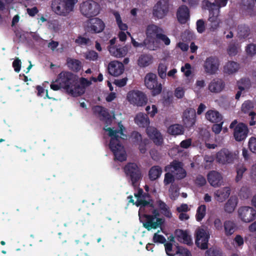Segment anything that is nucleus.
Returning <instances> with one entry per match:
<instances>
[{
    "instance_id": "obj_1",
    "label": "nucleus",
    "mask_w": 256,
    "mask_h": 256,
    "mask_svg": "<svg viewBox=\"0 0 256 256\" xmlns=\"http://www.w3.org/2000/svg\"><path fill=\"white\" fill-rule=\"evenodd\" d=\"M92 84V81H52L50 88L60 90L68 94L78 97L84 94L86 87Z\"/></svg>"
},
{
    "instance_id": "obj_2",
    "label": "nucleus",
    "mask_w": 256,
    "mask_h": 256,
    "mask_svg": "<svg viewBox=\"0 0 256 256\" xmlns=\"http://www.w3.org/2000/svg\"><path fill=\"white\" fill-rule=\"evenodd\" d=\"M120 128L118 130H114L110 128L104 130L108 132V135L110 137L109 147L114 154V160L122 162L126 160V152L120 142L121 140H124V138H122L118 134L126 138V136L123 132L124 129V126L121 124Z\"/></svg>"
},
{
    "instance_id": "obj_3",
    "label": "nucleus",
    "mask_w": 256,
    "mask_h": 256,
    "mask_svg": "<svg viewBox=\"0 0 256 256\" xmlns=\"http://www.w3.org/2000/svg\"><path fill=\"white\" fill-rule=\"evenodd\" d=\"M78 0H52V11L58 16L68 17L74 12Z\"/></svg>"
},
{
    "instance_id": "obj_4",
    "label": "nucleus",
    "mask_w": 256,
    "mask_h": 256,
    "mask_svg": "<svg viewBox=\"0 0 256 256\" xmlns=\"http://www.w3.org/2000/svg\"><path fill=\"white\" fill-rule=\"evenodd\" d=\"M145 32V46L150 50H157L159 48V43L156 38L160 32H163V30L158 26L152 24L147 26Z\"/></svg>"
},
{
    "instance_id": "obj_5",
    "label": "nucleus",
    "mask_w": 256,
    "mask_h": 256,
    "mask_svg": "<svg viewBox=\"0 0 256 256\" xmlns=\"http://www.w3.org/2000/svg\"><path fill=\"white\" fill-rule=\"evenodd\" d=\"M206 6L210 12L208 19L209 29L210 31L214 32L220 26L222 23L219 18L220 10L214 4L208 2H206Z\"/></svg>"
},
{
    "instance_id": "obj_6",
    "label": "nucleus",
    "mask_w": 256,
    "mask_h": 256,
    "mask_svg": "<svg viewBox=\"0 0 256 256\" xmlns=\"http://www.w3.org/2000/svg\"><path fill=\"white\" fill-rule=\"evenodd\" d=\"M80 11L82 15L90 18L98 15L100 11V6L92 0H88L80 4Z\"/></svg>"
},
{
    "instance_id": "obj_7",
    "label": "nucleus",
    "mask_w": 256,
    "mask_h": 256,
    "mask_svg": "<svg viewBox=\"0 0 256 256\" xmlns=\"http://www.w3.org/2000/svg\"><path fill=\"white\" fill-rule=\"evenodd\" d=\"M124 172L132 182V185L136 186V183L142 178V172L138 165L134 162L127 164L124 168Z\"/></svg>"
},
{
    "instance_id": "obj_8",
    "label": "nucleus",
    "mask_w": 256,
    "mask_h": 256,
    "mask_svg": "<svg viewBox=\"0 0 256 256\" xmlns=\"http://www.w3.org/2000/svg\"><path fill=\"white\" fill-rule=\"evenodd\" d=\"M230 128H234V136L237 142L244 140L248 136L249 130L248 126L244 123L238 124L236 120L233 121L230 126Z\"/></svg>"
},
{
    "instance_id": "obj_9",
    "label": "nucleus",
    "mask_w": 256,
    "mask_h": 256,
    "mask_svg": "<svg viewBox=\"0 0 256 256\" xmlns=\"http://www.w3.org/2000/svg\"><path fill=\"white\" fill-rule=\"evenodd\" d=\"M130 104L138 106L146 105L148 102L146 95L142 92L138 90H132L129 92L126 96Z\"/></svg>"
},
{
    "instance_id": "obj_10",
    "label": "nucleus",
    "mask_w": 256,
    "mask_h": 256,
    "mask_svg": "<svg viewBox=\"0 0 256 256\" xmlns=\"http://www.w3.org/2000/svg\"><path fill=\"white\" fill-rule=\"evenodd\" d=\"M238 216L242 222H250L256 218V210L251 206H241L238 210Z\"/></svg>"
},
{
    "instance_id": "obj_11",
    "label": "nucleus",
    "mask_w": 256,
    "mask_h": 256,
    "mask_svg": "<svg viewBox=\"0 0 256 256\" xmlns=\"http://www.w3.org/2000/svg\"><path fill=\"white\" fill-rule=\"evenodd\" d=\"M168 12V4L167 0H160L154 6L152 11L155 18H163Z\"/></svg>"
},
{
    "instance_id": "obj_12",
    "label": "nucleus",
    "mask_w": 256,
    "mask_h": 256,
    "mask_svg": "<svg viewBox=\"0 0 256 256\" xmlns=\"http://www.w3.org/2000/svg\"><path fill=\"white\" fill-rule=\"evenodd\" d=\"M236 158V154L228 149L224 148L216 154V160L222 164H232Z\"/></svg>"
},
{
    "instance_id": "obj_13",
    "label": "nucleus",
    "mask_w": 256,
    "mask_h": 256,
    "mask_svg": "<svg viewBox=\"0 0 256 256\" xmlns=\"http://www.w3.org/2000/svg\"><path fill=\"white\" fill-rule=\"evenodd\" d=\"M220 66L218 59L214 56L208 58L204 62V72L208 75H214L217 73Z\"/></svg>"
},
{
    "instance_id": "obj_14",
    "label": "nucleus",
    "mask_w": 256,
    "mask_h": 256,
    "mask_svg": "<svg viewBox=\"0 0 256 256\" xmlns=\"http://www.w3.org/2000/svg\"><path fill=\"white\" fill-rule=\"evenodd\" d=\"M209 238L210 235L204 229L198 228L196 232V244L202 250H206L208 248Z\"/></svg>"
},
{
    "instance_id": "obj_15",
    "label": "nucleus",
    "mask_w": 256,
    "mask_h": 256,
    "mask_svg": "<svg viewBox=\"0 0 256 256\" xmlns=\"http://www.w3.org/2000/svg\"><path fill=\"white\" fill-rule=\"evenodd\" d=\"M88 30L98 33L102 32L105 26L104 22L100 18H94L90 19L86 25Z\"/></svg>"
},
{
    "instance_id": "obj_16",
    "label": "nucleus",
    "mask_w": 256,
    "mask_h": 256,
    "mask_svg": "<svg viewBox=\"0 0 256 256\" xmlns=\"http://www.w3.org/2000/svg\"><path fill=\"white\" fill-rule=\"evenodd\" d=\"M207 179L210 184L213 187L220 186L223 183L222 174L216 170H211L207 174Z\"/></svg>"
},
{
    "instance_id": "obj_17",
    "label": "nucleus",
    "mask_w": 256,
    "mask_h": 256,
    "mask_svg": "<svg viewBox=\"0 0 256 256\" xmlns=\"http://www.w3.org/2000/svg\"><path fill=\"white\" fill-rule=\"evenodd\" d=\"M92 110L94 114L97 116L100 120L106 124L111 122L110 115L106 108L100 106H96L92 108Z\"/></svg>"
},
{
    "instance_id": "obj_18",
    "label": "nucleus",
    "mask_w": 256,
    "mask_h": 256,
    "mask_svg": "<svg viewBox=\"0 0 256 256\" xmlns=\"http://www.w3.org/2000/svg\"><path fill=\"white\" fill-rule=\"evenodd\" d=\"M196 114L194 108H187L183 112L182 119L186 127L192 126L196 122Z\"/></svg>"
},
{
    "instance_id": "obj_19",
    "label": "nucleus",
    "mask_w": 256,
    "mask_h": 256,
    "mask_svg": "<svg viewBox=\"0 0 256 256\" xmlns=\"http://www.w3.org/2000/svg\"><path fill=\"white\" fill-rule=\"evenodd\" d=\"M170 166L173 168L176 172L175 174L178 180H182L186 176V170L183 168V164L176 160H174L170 163V164L166 167Z\"/></svg>"
},
{
    "instance_id": "obj_20",
    "label": "nucleus",
    "mask_w": 256,
    "mask_h": 256,
    "mask_svg": "<svg viewBox=\"0 0 256 256\" xmlns=\"http://www.w3.org/2000/svg\"><path fill=\"white\" fill-rule=\"evenodd\" d=\"M146 133L150 139H151L155 144L161 146L163 142L162 136L158 130L152 126H148L146 128Z\"/></svg>"
},
{
    "instance_id": "obj_21",
    "label": "nucleus",
    "mask_w": 256,
    "mask_h": 256,
    "mask_svg": "<svg viewBox=\"0 0 256 256\" xmlns=\"http://www.w3.org/2000/svg\"><path fill=\"white\" fill-rule=\"evenodd\" d=\"M156 221L152 216H148V222H145L143 223V226L148 230H150L152 229H156L162 226L164 222V219L162 218H156Z\"/></svg>"
},
{
    "instance_id": "obj_22",
    "label": "nucleus",
    "mask_w": 256,
    "mask_h": 256,
    "mask_svg": "<svg viewBox=\"0 0 256 256\" xmlns=\"http://www.w3.org/2000/svg\"><path fill=\"white\" fill-rule=\"evenodd\" d=\"M124 70L123 64L118 61L114 60L108 64V71L112 76H118L123 72Z\"/></svg>"
},
{
    "instance_id": "obj_23",
    "label": "nucleus",
    "mask_w": 256,
    "mask_h": 256,
    "mask_svg": "<svg viewBox=\"0 0 256 256\" xmlns=\"http://www.w3.org/2000/svg\"><path fill=\"white\" fill-rule=\"evenodd\" d=\"M176 17L181 24L186 23L190 18V11L186 6H180L177 10Z\"/></svg>"
},
{
    "instance_id": "obj_24",
    "label": "nucleus",
    "mask_w": 256,
    "mask_h": 256,
    "mask_svg": "<svg viewBox=\"0 0 256 256\" xmlns=\"http://www.w3.org/2000/svg\"><path fill=\"white\" fill-rule=\"evenodd\" d=\"M206 118L212 123H218L222 120V115L217 110H210L206 113Z\"/></svg>"
},
{
    "instance_id": "obj_25",
    "label": "nucleus",
    "mask_w": 256,
    "mask_h": 256,
    "mask_svg": "<svg viewBox=\"0 0 256 256\" xmlns=\"http://www.w3.org/2000/svg\"><path fill=\"white\" fill-rule=\"evenodd\" d=\"M237 86L238 90L236 94L235 98L238 100L241 95H244L251 86L250 81H238Z\"/></svg>"
},
{
    "instance_id": "obj_26",
    "label": "nucleus",
    "mask_w": 256,
    "mask_h": 256,
    "mask_svg": "<svg viewBox=\"0 0 256 256\" xmlns=\"http://www.w3.org/2000/svg\"><path fill=\"white\" fill-rule=\"evenodd\" d=\"M240 68L239 64L234 61H229L224 66V72L227 75H232L236 72Z\"/></svg>"
},
{
    "instance_id": "obj_27",
    "label": "nucleus",
    "mask_w": 256,
    "mask_h": 256,
    "mask_svg": "<svg viewBox=\"0 0 256 256\" xmlns=\"http://www.w3.org/2000/svg\"><path fill=\"white\" fill-rule=\"evenodd\" d=\"M145 86L152 90V96H156L160 94L162 90V86L158 81H144Z\"/></svg>"
},
{
    "instance_id": "obj_28",
    "label": "nucleus",
    "mask_w": 256,
    "mask_h": 256,
    "mask_svg": "<svg viewBox=\"0 0 256 256\" xmlns=\"http://www.w3.org/2000/svg\"><path fill=\"white\" fill-rule=\"evenodd\" d=\"M175 234L178 241L182 242L188 246L192 244V238L186 231L182 230H176Z\"/></svg>"
},
{
    "instance_id": "obj_29",
    "label": "nucleus",
    "mask_w": 256,
    "mask_h": 256,
    "mask_svg": "<svg viewBox=\"0 0 256 256\" xmlns=\"http://www.w3.org/2000/svg\"><path fill=\"white\" fill-rule=\"evenodd\" d=\"M162 172V168L160 166H152L148 173L149 179L151 181H154L160 178Z\"/></svg>"
},
{
    "instance_id": "obj_30",
    "label": "nucleus",
    "mask_w": 256,
    "mask_h": 256,
    "mask_svg": "<svg viewBox=\"0 0 256 256\" xmlns=\"http://www.w3.org/2000/svg\"><path fill=\"white\" fill-rule=\"evenodd\" d=\"M135 122L140 127H147L150 124L148 116L142 113L138 114L134 118Z\"/></svg>"
},
{
    "instance_id": "obj_31",
    "label": "nucleus",
    "mask_w": 256,
    "mask_h": 256,
    "mask_svg": "<svg viewBox=\"0 0 256 256\" xmlns=\"http://www.w3.org/2000/svg\"><path fill=\"white\" fill-rule=\"evenodd\" d=\"M108 50L112 56L118 58L125 56L128 52V49L126 47L118 48L115 46H110Z\"/></svg>"
},
{
    "instance_id": "obj_32",
    "label": "nucleus",
    "mask_w": 256,
    "mask_h": 256,
    "mask_svg": "<svg viewBox=\"0 0 256 256\" xmlns=\"http://www.w3.org/2000/svg\"><path fill=\"white\" fill-rule=\"evenodd\" d=\"M230 194V189L228 187H224L219 189L215 192L217 200L220 202H222L228 198Z\"/></svg>"
},
{
    "instance_id": "obj_33",
    "label": "nucleus",
    "mask_w": 256,
    "mask_h": 256,
    "mask_svg": "<svg viewBox=\"0 0 256 256\" xmlns=\"http://www.w3.org/2000/svg\"><path fill=\"white\" fill-rule=\"evenodd\" d=\"M238 204V198L235 196H231L226 203L224 209L228 213H232L235 210Z\"/></svg>"
},
{
    "instance_id": "obj_34",
    "label": "nucleus",
    "mask_w": 256,
    "mask_h": 256,
    "mask_svg": "<svg viewBox=\"0 0 256 256\" xmlns=\"http://www.w3.org/2000/svg\"><path fill=\"white\" fill-rule=\"evenodd\" d=\"M225 84L224 81H212L208 85L209 90L215 93L220 92L224 88Z\"/></svg>"
},
{
    "instance_id": "obj_35",
    "label": "nucleus",
    "mask_w": 256,
    "mask_h": 256,
    "mask_svg": "<svg viewBox=\"0 0 256 256\" xmlns=\"http://www.w3.org/2000/svg\"><path fill=\"white\" fill-rule=\"evenodd\" d=\"M168 132L172 136L182 134L184 132V128L182 126L179 124H174L168 128Z\"/></svg>"
},
{
    "instance_id": "obj_36",
    "label": "nucleus",
    "mask_w": 256,
    "mask_h": 256,
    "mask_svg": "<svg viewBox=\"0 0 256 256\" xmlns=\"http://www.w3.org/2000/svg\"><path fill=\"white\" fill-rule=\"evenodd\" d=\"M66 63L70 68L76 72L79 71L82 68V63L78 60L68 58Z\"/></svg>"
},
{
    "instance_id": "obj_37",
    "label": "nucleus",
    "mask_w": 256,
    "mask_h": 256,
    "mask_svg": "<svg viewBox=\"0 0 256 256\" xmlns=\"http://www.w3.org/2000/svg\"><path fill=\"white\" fill-rule=\"evenodd\" d=\"M112 14L114 16L118 28L120 30L126 31L128 28V26L126 23L123 22L122 18L121 17L120 13L118 12L114 11Z\"/></svg>"
},
{
    "instance_id": "obj_38",
    "label": "nucleus",
    "mask_w": 256,
    "mask_h": 256,
    "mask_svg": "<svg viewBox=\"0 0 256 256\" xmlns=\"http://www.w3.org/2000/svg\"><path fill=\"white\" fill-rule=\"evenodd\" d=\"M152 62V57L150 55H142L138 60V65L140 67H146Z\"/></svg>"
},
{
    "instance_id": "obj_39",
    "label": "nucleus",
    "mask_w": 256,
    "mask_h": 256,
    "mask_svg": "<svg viewBox=\"0 0 256 256\" xmlns=\"http://www.w3.org/2000/svg\"><path fill=\"white\" fill-rule=\"evenodd\" d=\"M224 226L225 234L226 236H230L234 234L235 231V224L230 220H226L224 222Z\"/></svg>"
},
{
    "instance_id": "obj_40",
    "label": "nucleus",
    "mask_w": 256,
    "mask_h": 256,
    "mask_svg": "<svg viewBox=\"0 0 256 256\" xmlns=\"http://www.w3.org/2000/svg\"><path fill=\"white\" fill-rule=\"evenodd\" d=\"M157 203L160 209L162 210V214L166 218H170L172 214L166 203L161 200H158Z\"/></svg>"
},
{
    "instance_id": "obj_41",
    "label": "nucleus",
    "mask_w": 256,
    "mask_h": 256,
    "mask_svg": "<svg viewBox=\"0 0 256 256\" xmlns=\"http://www.w3.org/2000/svg\"><path fill=\"white\" fill-rule=\"evenodd\" d=\"M206 208L204 204L200 206L196 210V218L198 222H200L204 218L206 214Z\"/></svg>"
},
{
    "instance_id": "obj_42",
    "label": "nucleus",
    "mask_w": 256,
    "mask_h": 256,
    "mask_svg": "<svg viewBox=\"0 0 256 256\" xmlns=\"http://www.w3.org/2000/svg\"><path fill=\"white\" fill-rule=\"evenodd\" d=\"M254 108L253 102L250 100L245 101L242 106V110L245 114H248L250 115V112H254L253 108Z\"/></svg>"
},
{
    "instance_id": "obj_43",
    "label": "nucleus",
    "mask_w": 256,
    "mask_h": 256,
    "mask_svg": "<svg viewBox=\"0 0 256 256\" xmlns=\"http://www.w3.org/2000/svg\"><path fill=\"white\" fill-rule=\"evenodd\" d=\"M236 176L235 180L238 182L242 178L243 174L246 170V168L244 164H238L236 167Z\"/></svg>"
},
{
    "instance_id": "obj_44",
    "label": "nucleus",
    "mask_w": 256,
    "mask_h": 256,
    "mask_svg": "<svg viewBox=\"0 0 256 256\" xmlns=\"http://www.w3.org/2000/svg\"><path fill=\"white\" fill-rule=\"evenodd\" d=\"M136 205L137 206H140V210H142V208L144 209L146 207L150 208H154V204L152 202L142 199H138L136 202Z\"/></svg>"
},
{
    "instance_id": "obj_45",
    "label": "nucleus",
    "mask_w": 256,
    "mask_h": 256,
    "mask_svg": "<svg viewBox=\"0 0 256 256\" xmlns=\"http://www.w3.org/2000/svg\"><path fill=\"white\" fill-rule=\"evenodd\" d=\"M222 254L220 249L212 247L206 250L205 256H222Z\"/></svg>"
},
{
    "instance_id": "obj_46",
    "label": "nucleus",
    "mask_w": 256,
    "mask_h": 256,
    "mask_svg": "<svg viewBox=\"0 0 256 256\" xmlns=\"http://www.w3.org/2000/svg\"><path fill=\"white\" fill-rule=\"evenodd\" d=\"M86 59L90 61H95L98 58V54L94 50L88 51L83 54Z\"/></svg>"
},
{
    "instance_id": "obj_47",
    "label": "nucleus",
    "mask_w": 256,
    "mask_h": 256,
    "mask_svg": "<svg viewBox=\"0 0 256 256\" xmlns=\"http://www.w3.org/2000/svg\"><path fill=\"white\" fill-rule=\"evenodd\" d=\"M167 65L165 63L162 62L159 64L158 72L160 78L164 79L166 76Z\"/></svg>"
},
{
    "instance_id": "obj_48",
    "label": "nucleus",
    "mask_w": 256,
    "mask_h": 256,
    "mask_svg": "<svg viewBox=\"0 0 256 256\" xmlns=\"http://www.w3.org/2000/svg\"><path fill=\"white\" fill-rule=\"evenodd\" d=\"M240 49V46L234 44H230L228 48V54L230 56H236Z\"/></svg>"
},
{
    "instance_id": "obj_49",
    "label": "nucleus",
    "mask_w": 256,
    "mask_h": 256,
    "mask_svg": "<svg viewBox=\"0 0 256 256\" xmlns=\"http://www.w3.org/2000/svg\"><path fill=\"white\" fill-rule=\"evenodd\" d=\"M174 176L170 172H166L164 174V186H168L170 184H172V183L174 182Z\"/></svg>"
},
{
    "instance_id": "obj_50",
    "label": "nucleus",
    "mask_w": 256,
    "mask_h": 256,
    "mask_svg": "<svg viewBox=\"0 0 256 256\" xmlns=\"http://www.w3.org/2000/svg\"><path fill=\"white\" fill-rule=\"evenodd\" d=\"M246 52L248 56H252L256 54V44H250L246 47Z\"/></svg>"
},
{
    "instance_id": "obj_51",
    "label": "nucleus",
    "mask_w": 256,
    "mask_h": 256,
    "mask_svg": "<svg viewBox=\"0 0 256 256\" xmlns=\"http://www.w3.org/2000/svg\"><path fill=\"white\" fill-rule=\"evenodd\" d=\"M131 136L133 142L134 144H141L142 142V135L138 132L134 131L132 132L131 134Z\"/></svg>"
},
{
    "instance_id": "obj_52",
    "label": "nucleus",
    "mask_w": 256,
    "mask_h": 256,
    "mask_svg": "<svg viewBox=\"0 0 256 256\" xmlns=\"http://www.w3.org/2000/svg\"><path fill=\"white\" fill-rule=\"evenodd\" d=\"M58 78L59 80H71L74 78V76L70 72H62L59 74Z\"/></svg>"
},
{
    "instance_id": "obj_53",
    "label": "nucleus",
    "mask_w": 256,
    "mask_h": 256,
    "mask_svg": "<svg viewBox=\"0 0 256 256\" xmlns=\"http://www.w3.org/2000/svg\"><path fill=\"white\" fill-rule=\"evenodd\" d=\"M206 183V181L205 178L200 174L198 175L194 180L195 184L198 187L204 186Z\"/></svg>"
},
{
    "instance_id": "obj_54",
    "label": "nucleus",
    "mask_w": 256,
    "mask_h": 256,
    "mask_svg": "<svg viewBox=\"0 0 256 256\" xmlns=\"http://www.w3.org/2000/svg\"><path fill=\"white\" fill-rule=\"evenodd\" d=\"M248 146L250 150L253 153L256 154V138L252 136L248 141Z\"/></svg>"
},
{
    "instance_id": "obj_55",
    "label": "nucleus",
    "mask_w": 256,
    "mask_h": 256,
    "mask_svg": "<svg viewBox=\"0 0 256 256\" xmlns=\"http://www.w3.org/2000/svg\"><path fill=\"white\" fill-rule=\"evenodd\" d=\"M173 94L172 92H168L166 96L164 97L163 104L164 106H168L173 102Z\"/></svg>"
},
{
    "instance_id": "obj_56",
    "label": "nucleus",
    "mask_w": 256,
    "mask_h": 256,
    "mask_svg": "<svg viewBox=\"0 0 256 256\" xmlns=\"http://www.w3.org/2000/svg\"><path fill=\"white\" fill-rule=\"evenodd\" d=\"M192 68L189 64H186L184 66L181 68V71L186 76H190L192 72Z\"/></svg>"
},
{
    "instance_id": "obj_57",
    "label": "nucleus",
    "mask_w": 256,
    "mask_h": 256,
    "mask_svg": "<svg viewBox=\"0 0 256 256\" xmlns=\"http://www.w3.org/2000/svg\"><path fill=\"white\" fill-rule=\"evenodd\" d=\"M76 43L79 46H85L89 44L90 40L88 38H84L82 36H79L75 40Z\"/></svg>"
},
{
    "instance_id": "obj_58",
    "label": "nucleus",
    "mask_w": 256,
    "mask_h": 256,
    "mask_svg": "<svg viewBox=\"0 0 256 256\" xmlns=\"http://www.w3.org/2000/svg\"><path fill=\"white\" fill-rule=\"evenodd\" d=\"M152 240L155 243L164 244L166 242V239L162 235L156 233L154 235Z\"/></svg>"
},
{
    "instance_id": "obj_59",
    "label": "nucleus",
    "mask_w": 256,
    "mask_h": 256,
    "mask_svg": "<svg viewBox=\"0 0 256 256\" xmlns=\"http://www.w3.org/2000/svg\"><path fill=\"white\" fill-rule=\"evenodd\" d=\"M206 29L205 24L203 20H199L196 22V30L198 32L202 33Z\"/></svg>"
},
{
    "instance_id": "obj_60",
    "label": "nucleus",
    "mask_w": 256,
    "mask_h": 256,
    "mask_svg": "<svg viewBox=\"0 0 256 256\" xmlns=\"http://www.w3.org/2000/svg\"><path fill=\"white\" fill-rule=\"evenodd\" d=\"M174 96L178 98H182L184 94V90L182 87H178L174 90Z\"/></svg>"
},
{
    "instance_id": "obj_61",
    "label": "nucleus",
    "mask_w": 256,
    "mask_h": 256,
    "mask_svg": "<svg viewBox=\"0 0 256 256\" xmlns=\"http://www.w3.org/2000/svg\"><path fill=\"white\" fill-rule=\"evenodd\" d=\"M163 32H160L159 35H158V37L156 40H162L166 45H169L170 43V39L165 34H164Z\"/></svg>"
},
{
    "instance_id": "obj_62",
    "label": "nucleus",
    "mask_w": 256,
    "mask_h": 256,
    "mask_svg": "<svg viewBox=\"0 0 256 256\" xmlns=\"http://www.w3.org/2000/svg\"><path fill=\"white\" fill-rule=\"evenodd\" d=\"M21 61L18 58H16L12 63L13 67L16 72H19L21 68Z\"/></svg>"
},
{
    "instance_id": "obj_63",
    "label": "nucleus",
    "mask_w": 256,
    "mask_h": 256,
    "mask_svg": "<svg viewBox=\"0 0 256 256\" xmlns=\"http://www.w3.org/2000/svg\"><path fill=\"white\" fill-rule=\"evenodd\" d=\"M220 124H214L212 126V131L216 134H218L222 130L223 122Z\"/></svg>"
},
{
    "instance_id": "obj_64",
    "label": "nucleus",
    "mask_w": 256,
    "mask_h": 256,
    "mask_svg": "<svg viewBox=\"0 0 256 256\" xmlns=\"http://www.w3.org/2000/svg\"><path fill=\"white\" fill-rule=\"evenodd\" d=\"M176 254H182V256H192L190 252L186 248H178Z\"/></svg>"
}]
</instances>
